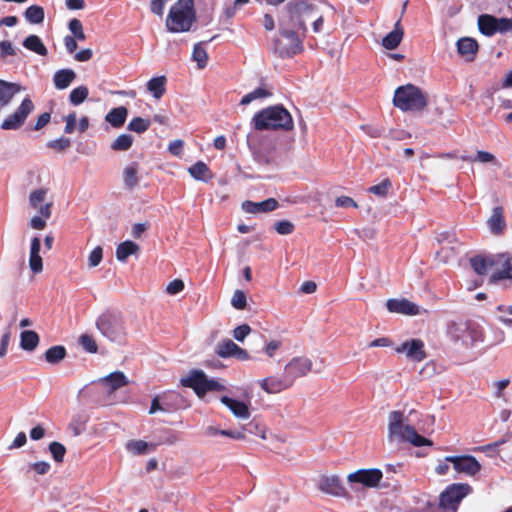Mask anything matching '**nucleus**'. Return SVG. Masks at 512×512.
<instances>
[{
  "label": "nucleus",
  "mask_w": 512,
  "mask_h": 512,
  "mask_svg": "<svg viewBox=\"0 0 512 512\" xmlns=\"http://www.w3.org/2000/svg\"><path fill=\"white\" fill-rule=\"evenodd\" d=\"M447 334L454 344L464 348L484 341L483 327L475 320L452 321L447 326Z\"/></svg>",
  "instance_id": "obj_1"
},
{
  "label": "nucleus",
  "mask_w": 512,
  "mask_h": 512,
  "mask_svg": "<svg viewBox=\"0 0 512 512\" xmlns=\"http://www.w3.org/2000/svg\"><path fill=\"white\" fill-rule=\"evenodd\" d=\"M256 130H285L293 128L291 114L281 105L271 106L256 113L252 119Z\"/></svg>",
  "instance_id": "obj_2"
},
{
  "label": "nucleus",
  "mask_w": 512,
  "mask_h": 512,
  "mask_svg": "<svg viewBox=\"0 0 512 512\" xmlns=\"http://www.w3.org/2000/svg\"><path fill=\"white\" fill-rule=\"evenodd\" d=\"M196 21L194 0H178L169 10L166 27L169 32H187Z\"/></svg>",
  "instance_id": "obj_3"
},
{
  "label": "nucleus",
  "mask_w": 512,
  "mask_h": 512,
  "mask_svg": "<svg viewBox=\"0 0 512 512\" xmlns=\"http://www.w3.org/2000/svg\"><path fill=\"white\" fill-rule=\"evenodd\" d=\"M403 420L404 415L401 411L390 412L388 430L391 438L408 442L415 447L431 446L433 444L431 440L419 435L413 426L404 424Z\"/></svg>",
  "instance_id": "obj_4"
},
{
  "label": "nucleus",
  "mask_w": 512,
  "mask_h": 512,
  "mask_svg": "<svg viewBox=\"0 0 512 512\" xmlns=\"http://www.w3.org/2000/svg\"><path fill=\"white\" fill-rule=\"evenodd\" d=\"M96 328L108 340L122 343L126 338V327L120 312L106 310L96 319Z\"/></svg>",
  "instance_id": "obj_5"
},
{
  "label": "nucleus",
  "mask_w": 512,
  "mask_h": 512,
  "mask_svg": "<svg viewBox=\"0 0 512 512\" xmlns=\"http://www.w3.org/2000/svg\"><path fill=\"white\" fill-rule=\"evenodd\" d=\"M393 105L403 112L421 111L427 106V98L419 87L407 84L395 90Z\"/></svg>",
  "instance_id": "obj_6"
},
{
  "label": "nucleus",
  "mask_w": 512,
  "mask_h": 512,
  "mask_svg": "<svg viewBox=\"0 0 512 512\" xmlns=\"http://www.w3.org/2000/svg\"><path fill=\"white\" fill-rule=\"evenodd\" d=\"M472 491L468 483H452L441 492L439 507L445 512H456L461 501Z\"/></svg>",
  "instance_id": "obj_7"
},
{
  "label": "nucleus",
  "mask_w": 512,
  "mask_h": 512,
  "mask_svg": "<svg viewBox=\"0 0 512 512\" xmlns=\"http://www.w3.org/2000/svg\"><path fill=\"white\" fill-rule=\"evenodd\" d=\"M180 384L183 387L193 389L200 398L209 391H221L224 389L223 385L213 379H208L202 370L197 369L191 370L186 377H182Z\"/></svg>",
  "instance_id": "obj_8"
},
{
  "label": "nucleus",
  "mask_w": 512,
  "mask_h": 512,
  "mask_svg": "<svg viewBox=\"0 0 512 512\" xmlns=\"http://www.w3.org/2000/svg\"><path fill=\"white\" fill-rule=\"evenodd\" d=\"M281 38L274 42V51L281 58H290L300 54L304 47L298 34L292 30H281Z\"/></svg>",
  "instance_id": "obj_9"
},
{
  "label": "nucleus",
  "mask_w": 512,
  "mask_h": 512,
  "mask_svg": "<svg viewBox=\"0 0 512 512\" xmlns=\"http://www.w3.org/2000/svg\"><path fill=\"white\" fill-rule=\"evenodd\" d=\"M479 31L485 36H493L496 33H507L512 31V18H497L489 14H482L478 17Z\"/></svg>",
  "instance_id": "obj_10"
},
{
  "label": "nucleus",
  "mask_w": 512,
  "mask_h": 512,
  "mask_svg": "<svg viewBox=\"0 0 512 512\" xmlns=\"http://www.w3.org/2000/svg\"><path fill=\"white\" fill-rule=\"evenodd\" d=\"M34 110V104L29 97L22 100L19 107L10 115H8L1 123L3 130H17L26 121L29 114Z\"/></svg>",
  "instance_id": "obj_11"
},
{
  "label": "nucleus",
  "mask_w": 512,
  "mask_h": 512,
  "mask_svg": "<svg viewBox=\"0 0 512 512\" xmlns=\"http://www.w3.org/2000/svg\"><path fill=\"white\" fill-rule=\"evenodd\" d=\"M312 370V361L307 357H294L284 367V375L292 386L296 379Z\"/></svg>",
  "instance_id": "obj_12"
},
{
  "label": "nucleus",
  "mask_w": 512,
  "mask_h": 512,
  "mask_svg": "<svg viewBox=\"0 0 512 512\" xmlns=\"http://www.w3.org/2000/svg\"><path fill=\"white\" fill-rule=\"evenodd\" d=\"M395 352L405 354L409 361L421 362L426 359L424 342L419 338L408 339L395 347Z\"/></svg>",
  "instance_id": "obj_13"
},
{
  "label": "nucleus",
  "mask_w": 512,
  "mask_h": 512,
  "mask_svg": "<svg viewBox=\"0 0 512 512\" xmlns=\"http://www.w3.org/2000/svg\"><path fill=\"white\" fill-rule=\"evenodd\" d=\"M383 478V472L377 468L371 469H359L353 473H350L347 480L351 484H362L365 487L374 488L377 487Z\"/></svg>",
  "instance_id": "obj_14"
},
{
  "label": "nucleus",
  "mask_w": 512,
  "mask_h": 512,
  "mask_svg": "<svg viewBox=\"0 0 512 512\" xmlns=\"http://www.w3.org/2000/svg\"><path fill=\"white\" fill-rule=\"evenodd\" d=\"M445 460L452 463L458 473L468 476H475L481 470V464L471 455L447 456Z\"/></svg>",
  "instance_id": "obj_15"
},
{
  "label": "nucleus",
  "mask_w": 512,
  "mask_h": 512,
  "mask_svg": "<svg viewBox=\"0 0 512 512\" xmlns=\"http://www.w3.org/2000/svg\"><path fill=\"white\" fill-rule=\"evenodd\" d=\"M317 488L323 493L333 496H345L346 490L337 475H322L317 482Z\"/></svg>",
  "instance_id": "obj_16"
},
{
  "label": "nucleus",
  "mask_w": 512,
  "mask_h": 512,
  "mask_svg": "<svg viewBox=\"0 0 512 512\" xmlns=\"http://www.w3.org/2000/svg\"><path fill=\"white\" fill-rule=\"evenodd\" d=\"M165 406V413H171L189 406L186 398L176 391H166L161 394Z\"/></svg>",
  "instance_id": "obj_17"
},
{
  "label": "nucleus",
  "mask_w": 512,
  "mask_h": 512,
  "mask_svg": "<svg viewBox=\"0 0 512 512\" xmlns=\"http://www.w3.org/2000/svg\"><path fill=\"white\" fill-rule=\"evenodd\" d=\"M386 307L391 313L410 316L419 314V307L407 299H389L386 302Z\"/></svg>",
  "instance_id": "obj_18"
},
{
  "label": "nucleus",
  "mask_w": 512,
  "mask_h": 512,
  "mask_svg": "<svg viewBox=\"0 0 512 512\" xmlns=\"http://www.w3.org/2000/svg\"><path fill=\"white\" fill-rule=\"evenodd\" d=\"M259 385L265 392L269 394H276L291 387L284 374L282 377H266L259 381Z\"/></svg>",
  "instance_id": "obj_19"
},
{
  "label": "nucleus",
  "mask_w": 512,
  "mask_h": 512,
  "mask_svg": "<svg viewBox=\"0 0 512 512\" xmlns=\"http://www.w3.org/2000/svg\"><path fill=\"white\" fill-rule=\"evenodd\" d=\"M286 9L291 18L304 17L311 14L316 6L308 0H291L287 3Z\"/></svg>",
  "instance_id": "obj_20"
},
{
  "label": "nucleus",
  "mask_w": 512,
  "mask_h": 512,
  "mask_svg": "<svg viewBox=\"0 0 512 512\" xmlns=\"http://www.w3.org/2000/svg\"><path fill=\"white\" fill-rule=\"evenodd\" d=\"M277 206L278 202L274 198H268L261 202L245 201L242 203L243 210L250 214L271 212Z\"/></svg>",
  "instance_id": "obj_21"
},
{
  "label": "nucleus",
  "mask_w": 512,
  "mask_h": 512,
  "mask_svg": "<svg viewBox=\"0 0 512 512\" xmlns=\"http://www.w3.org/2000/svg\"><path fill=\"white\" fill-rule=\"evenodd\" d=\"M220 400L235 417L240 419H248L250 417L249 407L245 402L228 396H222Z\"/></svg>",
  "instance_id": "obj_22"
},
{
  "label": "nucleus",
  "mask_w": 512,
  "mask_h": 512,
  "mask_svg": "<svg viewBox=\"0 0 512 512\" xmlns=\"http://www.w3.org/2000/svg\"><path fill=\"white\" fill-rule=\"evenodd\" d=\"M470 264H471V267L473 268V270L478 274V275H486L488 274L489 270L498 265V259H497V255L496 256H487V257H483V256H475L473 258L470 259Z\"/></svg>",
  "instance_id": "obj_23"
},
{
  "label": "nucleus",
  "mask_w": 512,
  "mask_h": 512,
  "mask_svg": "<svg viewBox=\"0 0 512 512\" xmlns=\"http://www.w3.org/2000/svg\"><path fill=\"white\" fill-rule=\"evenodd\" d=\"M20 91L21 86L19 84L0 79V109L8 106Z\"/></svg>",
  "instance_id": "obj_24"
},
{
  "label": "nucleus",
  "mask_w": 512,
  "mask_h": 512,
  "mask_svg": "<svg viewBox=\"0 0 512 512\" xmlns=\"http://www.w3.org/2000/svg\"><path fill=\"white\" fill-rule=\"evenodd\" d=\"M497 259L499 269L492 277L496 280L512 279V255L498 254Z\"/></svg>",
  "instance_id": "obj_25"
},
{
  "label": "nucleus",
  "mask_w": 512,
  "mask_h": 512,
  "mask_svg": "<svg viewBox=\"0 0 512 512\" xmlns=\"http://www.w3.org/2000/svg\"><path fill=\"white\" fill-rule=\"evenodd\" d=\"M99 382L106 386L109 392H113L125 385H127L128 380L125 374L121 371H115L110 373L109 375L101 378Z\"/></svg>",
  "instance_id": "obj_26"
},
{
  "label": "nucleus",
  "mask_w": 512,
  "mask_h": 512,
  "mask_svg": "<svg viewBox=\"0 0 512 512\" xmlns=\"http://www.w3.org/2000/svg\"><path fill=\"white\" fill-rule=\"evenodd\" d=\"M76 73L74 70L66 68L57 70L53 75V84L56 89L64 90L68 88L75 80Z\"/></svg>",
  "instance_id": "obj_27"
},
{
  "label": "nucleus",
  "mask_w": 512,
  "mask_h": 512,
  "mask_svg": "<svg viewBox=\"0 0 512 512\" xmlns=\"http://www.w3.org/2000/svg\"><path fill=\"white\" fill-rule=\"evenodd\" d=\"M478 50V43L473 38L464 37L457 41L458 53L467 61H472Z\"/></svg>",
  "instance_id": "obj_28"
},
{
  "label": "nucleus",
  "mask_w": 512,
  "mask_h": 512,
  "mask_svg": "<svg viewBox=\"0 0 512 512\" xmlns=\"http://www.w3.org/2000/svg\"><path fill=\"white\" fill-rule=\"evenodd\" d=\"M403 28L400 20L395 23L394 29L389 32L382 40V45L388 50H393L399 46L403 38Z\"/></svg>",
  "instance_id": "obj_29"
},
{
  "label": "nucleus",
  "mask_w": 512,
  "mask_h": 512,
  "mask_svg": "<svg viewBox=\"0 0 512 512\" xmlns=\"http://www.w3.org/2000/svg\"><path fill=\"white\" fill-rule=\"evenodd\" d=\"M139 164L132 162L127 165L123 170L124 187L127 190H133L139 184Z\"/></svg>",
  "instance_id": "obj_30"
},
{
  "label": "nucleus",
  "mask_w": 512,
  "mask_h": 512,
  "mask_svg": "<svg viewBox=\"0 0 512 512\" xmlns=\"http://www.w3.org/2000/svg\"><path fill=\"white\" fill-rule=\"evenodd\" d=\"M128 115V110L124 106L116 107L110 110L106 116L105 120L110 123V125L114 128H120L126 121Z\"/></svg>",
  "instance_id": "obj_31"
},
{
  "label": "nucleus",
  "mask_w": 512,
  "mask_h": 512,
  "mask_svg": "<svg viewBox=\"0 0 512 512\" xmlns=\"http://www.w3.org/2000/svg\"><path fill=\"white\" fill-rule=\"evenodd\" d=\"M167 78L166 76H157L151 78L147 82V90L155 99H160L166 92Z\"/></svg>",
  "instance_id": "obj_32"
},
{
  "label": "nucleus",
  "mask_w": 512,
  "mask_h": 512,
  "mask_svg": "<svg viewBox=\"0 0 512 512\" xmlns=\"http://www.w3.org/2000/svg\"><path fill=\"white\" fill-rule=\"evenodd\" d=\"M188 172L195 180L198 181L208 182L213 177L207 164L202 161H198L190 166Z\"/></svg>",
  "instance_id": "obj_33"
},
{
  "label": "nucleus",
  "mask_w": 512,
  "mask_h": 512,
  "mask_svg": "<svg viewBox=\"0 0 512 512\" xmlns=\"http://www.w3.org/2000/svg\"><path fill=\"white\" fill-rule=\"evenodd\" d=\"M488 225L492 234L499 235L505 228V220L501 207H495L492 215L488 220Z\"/></svg>",
  "instance_id": "obj_34"
},
{
  "label": "nucleus",
  "mask_w": 512,
  "mask_h": 512,
  "mask_svg": "<svg viewBox=\"0 0 512 512\" xmlns=\"http://www.w3.org/2000/svg\"><path fill=\"white\" fill-rule=\"evenodd\" d=\"M51 207L52 203H46L40 207L39 213L41 216H34L30 220V226L33 229L42 230L46 227V220L51 217Z\"/></svg>",
  "instance_id": "obj_35"
},
{
  "label": "nucleus",
  "mask_w": 512,
  "mask_h": 512,
  "mask_svg": "<svg viewBox=\"0 0 512 512\" xmlns=\"http://www.w3.org/2000/svg\"><path fill=\"white\" fill-rule=\"evenodd\" d=\"M39 344V336L33 330H24L20 335V347L25 351H33Z\"/></svg>",
  "instance_id": "obj_36"
},
{
  "label": "nucleus",
  "mask_w": 512,
  "mask_h": 512,
  "mask_svg": "<svg viewBox=\"0 0 512 512\" xmlns=\"http://www.w3.org/2000/svg\"><path fill=\"white\" fill-rule=\"evenodd\" d=\"M23 46L41 56H46L48 51L42 40L37 35H29L23 41Z\"/></svg>",
  "instance_id": "obj_37"
},
{
  "label": "nucleus",
  "mask_w": 512,
  "mask_h": 512,
  "mask_svg": "<svg viewBox=\"0 0 512 512\" xmlns=\"http://www.w3.org/2000/svg\"><path fill=\"white\" fill-rule=\"evenodd\" d=\"M402 467V464H388L385 466L386 479L389 482L384 484V486L392 487L393 489H397L399 487V478L395 476L402 475Z\"/></svg>",
  "instance_id": "obj_38"
},
{
  "label": "nucleus",
  "mask_w": 512,
  "mask_h": 512,
  "mask_svg": "<svg viewBox=\"0 0 512 512\" xmlns=\"http://www.w3.org/2000/svg\"><path fill=\"white\" fill-rule=\"evenodd\" d=\"M139 249V246L132 241H124L120 243L116 248V258L121 262H125L127 258L136 253Z\"/></svg>",
  "instance_id": "obj_39"
},
{
  "label": "nucleus",
  "mask_w": 512,
  "mask_h": 512,
  "mask_svg": "<svg viewBox=\"0 0 512 512\" xmlns=\"http://www.w3.org/2000/svg\"><path fill=\"white\" fill-rule=\"evenodd\" d=\"M24 17L30 24H40L44 21V9L38 5H31L25 10Z\"/></svg>",
  "instance_id": "obj_40"
},
{
  "label": "nucleus",
  "mask_w": 512,
  "mask_h": 512,
  "mask_svg": "<svg viewBox=\"0 0 512 512\" xmlns=\"http://www.w3.org/2000/svg\"><path fill=\"white\" fill-rule=\"evenodd\" d=\"M65 356L66 349L62 345L52 346L45 352V360L50 364H58Z\"/></svg>",
  "instance_id": "obj_41"
},
{
  "label": "nucleus",
  "mask_w": 512,
  "mask_h": 512,
  "mask_svg": "<svg viewBox=\"0 0 512 512\" xmlns=\"http://www.w3.org/2000/svg\"><path fill=\"white\" fill-rule=\"evenodd\" d=\"M236 347L237 344L231 339H225L217 344L215 352L221 358H230L233 356Z\"/></svg>",
  "instance_id": "obj_42"
},
{
  "label": "nucleus",
  "mask_w": 512,
  "mask_h": 512,
  "mask_svg": "<svg viewBox=\"0 0 512 512\" xmlns=\"http://www.w3.org/2000/svg\"><path fill=\"white\" fill-rule=\"evenodd\" d=\"M157 444H148L143 440H130L126 444V449L134 455H142L147 452L148 447H151L152 450L156 448Z\"/></svg>",
  "instance_id": "obj_43"
},
{
  "label": "nucleus",
  "mask_w": 512,
  "mask_h": 512,
  "mask_svg": "<svg viewBox=\"0 0 512 512\" xmlns=\"http://www.w3.org/2000/svg\"><path fill=\"white\" fill-rule=\"evenodd\" d=\"M89 90L86 86L81 85L74 88L69 95V101L73 106L82 104L88 97Z\"/></svg>",
  "instance_id": "obj_44"
},
{
  "label": "nucleus",
  "mask_w": 512,
  "mask_h": 512,
  "mask_svg": "<svg viewBox=\"0 0 512 512\" xmlns=\"http://www.w3.org/2000/svg\"><path fill=\"white\" fill-rule=\"evenodd\" d=\"M271 95V92H269L267 89L263 87H258L255 90L249 92L248 94L244 95L240 101L241 105H248L252 101L256 99H263L267 98Z\"/></svg>",
  "instance_id": "obj_45"
},
{
  "label": "nucleus",
  "mask_w": 512,
  "mask_h": 512,
  "mask_svg": "<svg viewBox=\"0 0 512 512\" xmlns=\"http://www.w3.org/2000/svg\"><path fill=\"white\" fill-rule=\"evenodd\" d=\"M133 143V138L129 134H121L111 144V149L114 151H127Z\"/></svg>",
  "instance_id": "obj_46"
},
{
  "label": "nucleus",
  "mask_w": 512,
  "mask_h": 512,
  "mask_svg": "<svg viewBox=\"0 0 512 512\" xmlns=\"http://www.w3.org/2000/svg\"><path fill=\"white\" fill-rule=\"evenodd\" d=\"M192 58L197 62L198 68L203 69L207 65L208 55L202 43H198L193 48Z\"/></svg>",
  "instance_id": "obj_47"
},
{
  "label": "nucleus",
  "mask_w": 512,
  "mask_h": 512,
  "mask_svg": "<svg viewBox=\"0 0 512 512\" xmlns=\"http://www.w3.org/2000/svg\"><path fill=\"white\" fill-rule=\"evenodd\" d=\"M150 124L151 122L149 119L135 117L129 122L127 129L140 134L147 131Z\"/></svg>",
  "instance_id": "obj_48"
},
{
  "label": "nucleus",
  "mask_w": 512,
  "mask_h": 512,
  "mask_svg": "<svg viewBox=\"0 0 512 512\" xmlns=\"http://www.w3.org/2000/svg\"><path fill=\"white\" fill-rule=\"evenodd\" d=\"M46 194L47 190L43 188L32 191L29 196V204L31 207L34 209H40V207L43 206L42 203L45 200Z\"/></svg>",
  "instance_id": "obj_49"
},
{
  "label": "nucleus",
  "mask_w": 512,
  "mask_h": 512,
  "mask_svg": "<svg viewBox=\"0 0 512 512\" xmlns=\"http://www.w3.org/2000/svg\"><path fill=\"white\" fill-rule=\"evenodd\" d=\"M392 187L391 181L386 178L382 180L379 184L371 186L368 191L374 195H377L379 197H385L389 189Z\"/></svg>",
  "instance_id": "obj_50"
},
{
  "label": "nucleus",
  "mask_w": 512,
  "mask_h": 512,
  "mask_svg": "<svg viewBox=\"0 0 512 512\" xmlns=\"http://www.w3.org/2000/svg\"><path fill=\"white\" fill-rule=\"evenodd\" d=\"M49 451L53 457V459L58 462V463H61L63 462V459H64V456H65V453H66V448L63 444H61L60 442H51L49 444Z\"/></svg>",
  "instance_id": "obj_51"
},
{
  "label": "nucleus",
  "mask_w": 512,
  "mask_h": 512,
  "mask_svg": "<svg viewBox=\"0 0 512 512\" xmlns=\"http://www.w3.org/2000/svg\"><path fill=\"white\" fill-rule=\"evenodd\" d=\"M79 343L81 344L82 348L88 352V353H96L98 351V346L93 338V336L89 334H82L79 337Z\"/></svg>",
  "instance_id": "obj_52"
},
{
  "label": "nucleus",
  "mask_w": 512,
  "mask_h": 512,
  "mask_svg": "<svg viewBox=\"0 0 512 512\" xmlns=\"http://www.w3.org/2000/svg\"><path fill=\"white\" fill-rule=\"evenodd\" d=\"M46 145L50 149L63 152L71 146V140L66 137H60L58 139L50 140Z\"/></svg>",
  "instance_id": "obj_53"
},
{
  "label": "nucleus",
  "mask_w": 512,
  "mask_h": 512,
  "mask_svg": "<svg viewBox=\"0 0 512 512\" xmlns=\"http://www.w3.org/2000/svg\"><path fill=\"white\" fill-rule=\"evenodd\" d=\"M69 30L74 35L73 37L78 40H85V34L83 32V26L80 20L72 19L68 24Z\"/></svg>",
  "instance_id": "obj_54"
},
{
  "label": "nucleus",
  "mask_w": 512,
  "mask_h": 512,
  "mask_svg": "<svg viewBox=\"0 0 512 512\" xmlns=\"http://www.w3.org/2000/svg\"><path fill=\"white\" fill-rule=\"evenodd\" d=\"M462 159L471 162L489 163L495 161V156L490 152L478 151L474 157H462Z\"/></svg>",
  "instance_id": "obj_55"
},
{
  "label": "nucleus",
  "mask_w": 512,
  "mask_h": 512,
  "mask_svg": "<svg viewBox=\"0 0 512 512\" xmlns=\"http://www.w3.org/2000/svg\"><path fill=\"white\" fill-rule=\"evenodd\" d=\"M231 304L235 309L243 310L246 307V295L241 290H236L232 296Z\"/></svg>",
  "instance_id": "obj_56"
},
{
  "label": "nucleus",
  "mask_w": 512,
  "mask_h": 512,
  "mask_svg": "<svg viewBox=\"0 0 512 512\" xmlns=\"http://www.w3.org/2000/svg\"><path fill=\"white\" fill-rule=\"evenodd\" d=\"M275 230L280 235H289L294 231V224L288 220H281L275 223Z\"/></svg>",
  "instance_id": "obj_57"
},
{
  "label": "nucleus",
  "mask_w": 512,
  "mask_h": 512,
  "mask_svg": "<svg viewBox=\"0 0 512 512\" xmlns=\"http://www.w3.org/2000/svg\"><path fill=\"white\" fill-rule=\"evenodd\" d=\"M103 258V249L101 246L95 247L88 258V264L90 267H96L98 266Z\"/></svg>",
  "instance_id": "obj_58"
},
{
  "label": "nucleus",
  "mask_w": 512,
  "mask_h": 512,
  "mask_svg": "<svg viewBox=\"0 0 512 512\" xmlns=\"http://www.w3.org/2000/svg\"><path fill=\"white\" fill-rule=\"evenodd\" d=\"M29 267L34 274L42 272L43 263L40 254H30Z\"/></svg>",
  "instance_id": "obj_59"
},
{
  "label": "nucleus",
  "mask_w": 512,
  "mask_h": 512,
  "mask_svg": "<svg viewBox=\"0 0 512 512\" xmlns=\"http://www.w3.org/2000/svg\"><path fill=\"white\" fill-rule=\"evenodd\" d=\"M250 332H251L250 326L248 324H243V325L237 326L233 330V337L237 341L243 342L244 339L249 335Z\"/></svg>",
  "instance_id": "obj_60"
},
{
  "label": "nucleus",
  "mask_w": 512,
  "mask_h": 512,
  "mask_svg": "<svg viewBox=\"0 0 512 512\" xmlns=\"http://www.w3.org/2000/svg\"><path fill=\"white\" fill-rule=\"evenodd\" d=\"M179 441L178 434L172 430L165 431L163 436L159 439L157 444L173 445Z\"/></svg>",
  "instance_id": "obj_61"
},
{
  "label": "nucleus",
  "mask_w": 512,
  "mask_h": 512,
  "mask_svg": "<svg viewBox=\"0 0 512 512\" xmlns=\"http://www.w3.org/2000/svg\"><path fill=\"white\" fill-rule=\"evenodd\" d=\"M184 289V282L181 279H174L171 281L166 288V291L170 295H175Z\"/></svg>",
  "instance_id": "obj_62"
},
{
  "label": "nucleus",
  "mask_w": 512,
  "mask_h": 512,
  "mask_svg": "<svg viewBox=\"0 0 512 512\" xmlns=\"http://www.w3.org/2000/svg\"><path fill=\"white\" fill-rule=\"evenodd\" d=\"M16 51L10 41L4 40L0 42V57L14 56Z\"/></svg>",
  "instance_id": "obj_63"
},
{
  "label": "nucleus",
  "mask_w": 512,
  "mask_h": 512,
  "mask_svg": "<svg viewBox=\"0 0 512 512\" xmlns=\"http://www.w3.org/2000/svg\"><path fill=\"white\" fill-rule=\"evenodd\" d=\"M335 205L337 207H342V208H350V207L357 208L358 207L357 203L351 197H348V196L337 197L335 200Z\"/></svg>",
  "instance_id": "obj_64"
}]
</instances>
